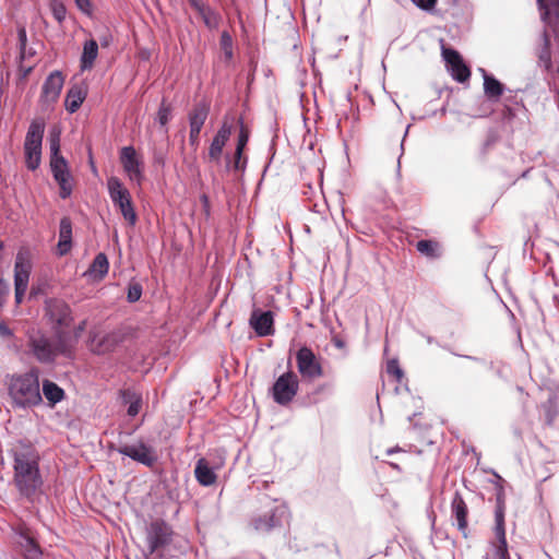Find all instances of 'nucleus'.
<instances>
[{
	"label": "nucleus",
	"mask_w": 559,
	"mask_h": 559,
	"mask_svg": "<svg viewBox=\"0 0 559 559\" xmlns=\"http://www.w3.org/2000/svg\"><path fill=\"white\" fill-rule=\"evenodd\" d=\"M297 370L301 378L313 381L323 376V367L320 358L308 346H301L296 353Z\"/></svg>",
	"instance_id": "9"
},
{
	"label": "nucleus",
	"mask_w": 559,
	"mask_h": 559,
	"mask_svg": "<svg viewBox=\"0 0 559 559\" xmlns=\"http://www.w3.org/2000/svg\"><path fill=\"white\" fill-rule=\"evenodd\" d=\"M209 112L210 106L206 103L201 102L195 104L188 115L190 127L189 143L194 148L199 146L200 132L207 119Z\"/></svg>",
	"instance_id": "13"
},
{
	"label": "nucleus",
	"mask_w": 559,
	"mask_h": 559,
	"mask_svg": "<svg viewBox=\"0 0 559 559\" xmlns=\"http://www.w3.org/2000/svg\"><path fill=\"white\" fill-rule=\"evenodd\" d=\"M36 55L35 50L33 48L26 47V61L31 62V59L34 58Z\"/></svg>",
	"instance_id": "55"
},
{
	"label": "nucleus",
	"mask_w": 559,
	"mask_h": 559,
	"mask_svg": "<svg viewBox=\"0 0 559 559\" xmlns=\"http://www.w3.org/2000/svg\"><path fill=\"white\" fill-rule=\"evenodd\" d=\"M219 48H221V51L224 55L225 61L226 62H230L231 59H233V56H234V52H233V38H231L230 34L227 31H224L221 34Z\"/></svg>",
	"instance_id": "35"
},
{
	"label": "nucleus",
	"mask_w": 559,
	"mask_h": 559,
	"mask_svg": "<svg viewBox=\"0 0 559 559\" xmlns=\"http://www.w3.org/2000/svg\"><path fill=\"white\" fill-rule=\"evenodd\" d=\"M442 56L454 80H456L460 83L468 81L471 76V70L464 63L461 55L456 50L452 48L442 47Z\"/></svg>",
	"instance_id": "15"
},
{
	"label": "nucleus",
	"mask_w": 559,
	"mask_h": 559,
	"mask_svg": "<svg viewBox=\"0 0 559 559\" xmlns=\"http://www.w3.org/2000/svg\"><path fill=\"white\" fill-rule=\"evenodd\" d=\"M118 452L146 466H153L157 460L152 450L144 443L123 445L118 449Z\"/></svg>",
	"instance_id": "19"
},
{
	"label": "nucleus",
	"mask_w": 559,
	"mask_h": 559,
	"mask_svg": "<svg viewBox=\"0 0 559 559\" xmlns=\"http://www.w3.org/2000/svg\"><path fill=\"white\" fill-rule=\"evenodd\" d=\"M495 524H504V504L500 501L495 511Z\"/></svg>",
	"instance_id": "48"
},
{
	"label": "nucleus",
	"mask_w": 559,
	"mask_h": 559,
	"mask_svg": "<svg viewBox=\"0 0 559 559\" xmlns=\"http://www.w3.org/2000/svg\"><path fill=\"white\" fill-rule=\"evenodd\" d=\"M45 316L49 319L55 333L64 331L73 321L72 311L70 306L57 298H50L45 302Z\"/></svg>",
	"instance_id": "10"
},
{
	"label": "nucleus",
	"mask_w": 559,
	"mask_h": 559,
	"mask_svg": "<svg viewBox=\"0 0 559 559\" xmlns=\"http://www.w3.org/2000/svg\"><path fill=\"white\" fill-rule=\"evenodd\" d=\"M14 484L20 493L32 499L41 490L44 480L39 471V454L32 445L22 444L14 451Z\"/></svg>",
	"instance_id": "1"
},
{
	"label": "nucleus",
	"mask_w": 559,
	"mask_h": 559,
	"mask_svg": "<svg viewBox=\"0 0 559 559\" xmlns=\"http://www.w3.org/2000/svg\"><path fill=\"white\" fill-rule=\"evenodd\" d=\"M417 7L424 10H430L435 8L437 0H412Z\"/></svg>",
	"instance_id": "51"
},
{
	"label": "nucleus",
	"mask_w": 559,
	"mask_h": 559,
	"mask_svg": "<svg viewBox=\"0 0 559 559\" xmlns=\"http://www.w3.org/2000/svg\"><path fill=\"white\" fill-rule=\"evenodd\" d=\"M64 76L60 71L51 72L43 84L40 100L47 105L58 100L63 87Z\"/></svg>",
	"instance_id": "16"
},
{
	"label": "nucleus",
	"mask_w": 559,
	"mask_h": 559,
	"mask_svg": "<svg viewBox=\"0 0 559 559\" xmlns=\"http://www.w3.org/2000/svg\"><path fill=\"white\" fill-rule=\"evenodd\" d=\"M72 247V222L64 216L60 221L58 249L61 255L67 254Z\"/></svg>",
	"instance_id": "23"
},
{
	"label": "nucleus",
	"mask_w": 559,
	"mask_h": 559,
	"mask_svg": "<svg viewBox=\"0 0 559 559\" xmlns=\"http://www.w3.org/2000/svg\"><path fill=\"white\" fill-rule=\"evenodd\" d=\"M238 124H239V132H238L236 148H238V151H240V150H245L248 144V141L250 138V129L245 124L242 118L238 119Z\"/></svg>",
	"instance_id": "40"
},
{
	"label": "nucleus",
	"mask_w": 559,
	"mask_h": 559,
	"mask_svg": "<svg viewBox=\"0 0 559 559\" xmlns=\"http://www.w3.org/2000/svg\"><path fill=\"white\" fill-rule=\"evenodd\" d=\"M50 169L53 178L57 177H73L71 175V171L69 169V165L67 159L60 155V156H50Z\"/></svg>",
	"instance_id": "31"
},
{
	"label": "nucleus",
	"mask_w": 559,
	"mask_h": 559,
	"mask_svg": "<svg viewBox=\"0 0 559 559\" xmlns=\"http://www.w3.org/2000/svg\"><path fill=\"white\" fill-rule=\"evenodd\" d=\"M120 162L129 179L140 185L143 180V165L138 158L135 148L133 146L122 147L120 151Z\"/></svg>",
	"instance_id": "14"
},
{
	"label": "nucleus",
	"mask_w": 559,
	"mask_h": 559,
	"mask_svg": "<svg viewBox=\"0 0 559 559\" xmlns=\"http://www.w3.org/2000/svg\"><path fill=\"white\" fill-rule=\"evenodd\" d=\"M5 384L13 408L34 407L43 401L36 371L12 374L8 378Z\"/></svg>",
	"instance_id": "2"
},
{
	"label": "nucleus",
	"mask_w": 559,
	"mask_h": 559,
	"mask_svg": "<svg viewBox=\"0 0 559 559\" xmlns=\"http://www.w3.org/2000/svg\"><path fill=\"white\" fill-rule=\"evenodd\" d=\"M332 343L334 344L335 347L340 349H343L346 346V343L338 335H334L332 337Z\"/></svg>",
	"instance_id": "54"
},
{
	"label": "nucleus",
	"mask_w": 559,
	"mask_h": 559,
	"mask_svg": "<svg viewBox=\"0 0 559 559\" xmlns=\"http://www.w3.org/2000/svg\"><path fill=\"white\" fill-rule=\"evenodd\" d=\"M0 336L1 337L13 336L12 330L4 322H0Z\"/></svg>",
	"instance_id": "53"
},
{
	"label": "nucleus",
	"mask_w": 559,
	"mask_h": 559,
	"mask_svg": "<svg viewBox=\"0 0 559 559\" xmlns=\"http://www.w3.org/2000/svg\"><path fill=\"white\" fill-rule=\"evenodd\" d=\"M171 526L162 519H156L146 528V543L150 555L165 549L173 540Z\"/></svg>",
	"instance_id": "7"
},
{
	"label": "nucleus",
	"mask_w": 559,
	"mask_h": 559,
	"mask_svg": "<svg viewBox=\"0 0 559 559\" xmlns=\"http://www.w3.org/2000/svg\"><path fill=\"white\" fill-rule=\"evenodd\" d=\"M173 116V107L165 99L162 100L157 111V121L162 127L167 126Z\"/></svg>",
	"instance_id": "39"
},
{
	"label": "nucleus",
	"mask_w": 559,
	"mask_h": 559,
	"mask_svg": "<svg viewBox=\"0 0 559 559\" xmlns=\"http://www.w3.org/2000/svg\"><path fill=\"white\" fill-rule=\"evenodd\" d=\"M51 9L53 17L61 23L66 19V7L62 3H53Z\"/></svg>",
	"instance_id": "44"
},
{
	"label": "nucleus",
	"mask_w": 559,
	"mask_h": 559,
	"mask_svg": "<svg viewBox=\"0 0 559 559\" xmlns=\"http://www.w3.org/2000/svg\"><path fill=\"white\" fill-rule=\"evenodd\" d=\"M26 43H27V34L26 29L23 25L17 27V46H19V69H17V78L19 82L26 81L29 73L33 71L35 67V62L26 61Z\"/></svg>",
	"instance_id": "18"
},
{
	"label": "nucleus",
	"mask_w": 559,
	"mask_h": 559,
	"mask_svg": "<svg viewBox=\"0 0 559 559\" xmlns=\"http://www.w3.org/2000/svg\"><path fill=\"white\" fill-rule=\"evenodd\" d=\"M299 380L294 371H287L280 376L271 388L272 397L275 403L286 406L297 395Z\"/></svg>",
	"instance_id": "8"
},
{
	"label": "nucleus",
	"mask_w": 559,
	"mask_h": 559,
	"mask_svg": "<svg viewBox=\"0 0 559 559\" xmlns=\"http://www.w3.org/2000/svg\"><path fill=\"white\" fill-rule=\"evenodd\" d=\"M542 10V19L550 23L552 17H559V0H537Z\"/></svg>",
	"instance_id": "33"
},
{
	"label": "nucleus",
	"mask_w": 559,
	"mask_h": 559,
	"mask_svg": "<svg viewBox=\"0 0 559 559\" xmlns=\"http://www.w3.org/2000/svg\"><path fill=\"white\" fill-rule=\"evenodd\" d=\"M98 55V44L95 39L86 40L81 56V69L91 70Z\"/></svg>",
	"instance_id": "27"
},
{
	"label": "nucleus",
	"mask_w": 559,
	"mask_h": 559,
	"mask_svg": "<svg viewBox=\"0 0 559 559\" xmlns=\"http://www.w3.org/2000/svg\"><path fill=\"white\" fill-rule=\"evenodd\" d=\"M386 373L395 379L396 382H402L404 372L400 367L397 359H390L386 362Z\"/></svg>",
	"instance_id": "41"
},
{
	"label": "nucleus",
	"mask_w": 559,
	"mask_h": 559,
	"mask_svg": "<svg viewBox=\"0 0 559 559\" xmlns=\"http://www.w3.org/2000/svg\"><path fill=\"white\" fill-rule=\"evenodd\" d=\"M142 296V285L136 282H132L129 284L128 287V301L135 302L138 301Z\"/></svg>",
	"instance_id": "43"
},
{
	"label": "nucleus",
	"mask_w": 559,
	"mask_h": 559,
	"mask_svg": "<svg viewBox=\"0 0 559 559\" xmlns=\"http://www.w3.org/2000/svg\"><path fill=\"white\" fill-rule=\"evenodd\" d=\"M55 342H51L46 335L40 332L31 334L28 337V347L43 364L52 362L58 355L70 356L73 350V344L69 338L66 331H57L55 334Z\"/></svg>",
	"instance_id": "3"
},
{
	"label": "nucleus",
	"mask_w": 559,
	"mask_h": 559,
	"mask_svg": "<svg viewBox=\"0 0 559 559\" xmlns=\"http://www.w3.org/2000/svg\"><path fill=\"white\" fill-rule=\"evenodd\" d=\"M535 55L538 59V66L543 67L545 71H549L551 69V41L550 34L547 29H544L538 36Z\"/></svg>",
	"instance_id": "20"
},
{
	"label": "nucleus",
	"mask_w": 559,
	"mask_h": 559,
	"mask_svg": "<svg viewBox=\"0 0 559 559\" xmlns=\"http://www.w3.org/2000/svg\"><path fill=\"white\" fill-rule=\"evenodd\" d=\"M46 123L43 118H35L29 123L24 141L25 166L35 171L41 163V145Z\"/></svg>",
	"instance_id": "4"
},
{
	"label": "nucleus",
	"mask_w": 559,
	"mask_h": 559,
	"mask_svg": "<svg viewBox=\"0 0 559 559\" xmlns=\"http://www.w3.org/2000/svg\"><path fill=\"white\" fill-rule=\"evenodd\" d=\"M120 396L124 404H131L134 400L142 399L140 394L135 393L130 389L121 390Z\"/></svg>",
	"instance_id": "46"
},
{
	"label": "nucleus",
	"mask_w": 559,
	"mask_h": 559,
	"mask_svg": "<svg viewBox=\"0 0 559 559\" xmlns=\"http://www.w3.org/2000/svg\"><path fill=\"white\" fill-rule=\"evenodd\" d=\"M107 188L112 203L119 209L128 224L134 226L138 222V215L129 190L117 177H110L107 180Z\"/></svg>",
	"instance_id": "5"
},
{
	"label": "nucleus",
	"mask_w": 559,
	"mask_h": 559,
	"mask_svg": "<svg viewBox=\"0 0 559 559\" xmlns=\"http://www.w3.org/2000/svg\"><path fill=\"white\" fill-rule=\"evenodd\" d=\"M78 8L84 12L90 14L92 11V4L90 0H74Z\"/></svg>",
	"instance_id": "52"
},
{
	"label": "nucleus",
	"mask_w": 559,
	"mask_h": 559,
	"mask_svg": "<svg viewBox=\"0 0 559 559\" xmlns=\"http://www.w3.org/2000/svg\"><path fill=\"white\" fill-rule=\"evenodd\" d=\"M234 118L225 116L221 128L212 140L209 147L207 159L211 163L218 164L223 154V148L230 138L234 127Z\"/></svg>",
	"instance_id": "12"
},
{
	"label": "nucleus",
	"mask_w": 559,
	"mask_h": 559,
	"mask_svg": "<svg viewBox=\"0 0 559 559\" xmlns=\"http://www.w3.org/2000/svg\"><path fill=\"white\" fill-rule=\"evenodd\" d=\"M189 4L201 16L205 26L210 29L218 28L222 16L221 14L205 4L202 0H188Z\"/></svg>",
	"instance_id": "22"
},
{
	"label": "nucleus",
	"mask_w": 559,
	"mask_h": 559,
	"mask_svg": "<svg viewBox=\"0 0 559 559\" xmlns=\"http://www.w3.org/2000/svg\"><path fill=\"white\" fill-rule=\"evenodd\" d=\"M142 406V399L134 400L128 407V415L134 417L139 414Z\"/></svg>",
	"instance_id": "50"
},
{
	"label": "nucleus",
	"mask_w": 559,
	"mask_h": 559,
	"mask_svg": "<svg viewBox=\"0 0 559 559\" xmlns=\"http://www.w3.org/2000/svg\"><path fill=\"white\" fill-rule=\"evenodd\" d=\"M43 393L52 405L60 402L64 396L63 390L49 380L43 382Z\"/></svg>",
	"instance_id": "34"
},
{
	"label": "nucleus",
	"mask_w": 559,
	"mask_h": 559,
	"mask_svg": "<svg viewBox=\"0 0 559 559\" xmlns=\"http://www.w3.org/2000/svg\"><path fill=\"white\" fill-rule=\"evenodd\" d=\"M504 91L503 84L495 76L484 72V93L491 100H498Z\"/></svg>",
	"instance_id": "28"
},
{
	"label": "nucleus",
	"mask_w": 559,
	"mask_h": 559,
	"mask_svg": "<svg viewBox=\"0 0 559 559\" xmlns=\"http://www.w3.org/2000/svg\"><path fill=\"white\" fill-rule=\"evenodd\" d=\"M493 142H495V139H492V140H488V141L486 142V146L488 147V146H489V145H491Z\"/></svg>",
	"instance_id": "59"
},
{
	"label": "nucleus",
	"mask_w": 559,
	"mask_h": 559,
	"mask_svg": "<svg viewBox=\"0 0 559 559\" xmlns=\"http://www.w3.org/2000/svg\"><path fill=\"white\" fill-rule=\"evenodd\" d=\"M85 324H86V322H85V321H82V322L79 324V326H78V329H76V336H78L81 332H83V331H84V329H85Z\"/></svg>",
	"instance_id": "57"
},
{
	"label": "nucleus",
	"mask_w": 559,
	"mask_h": 559,
	"mask_svg": "<svg viewBox=\"0 0 559 559\" xmlns=\"http://www.w3.org/2000/svg\"><path fill=\"white\" fill-rule=\"evenodd\" d=\"M438 242L433 240H419L416 245L417 250L429 258L438 257Z\"/></svg>",
	"instance_id": "37"
},
{
	"label": "nucleus",
	"mask_w": 559,
	"mask_h": 559,
	"mask_svg": "<svg viewBox=\"0 0 559 559\" xmlns=\"http://www.w3.org/2000/svg\"><path fill=\"white\" fill-rule=\"evenodd\" d=\"M50 169L53 178L57 177H73L71 175V171L69 169V165L67 159L60 155V156H50Z\"/></svg>",
	"instance_id": "30"
},
{
	"label": "nucleus",
	"mask_w": 559,
	"mask_h": 559,
	"mask_svg": "<svg viewBox=\"0 0 559 559\" xmlns=\"http://www.w3.org/2000/svg\"><path fill=\"white\" fill-rule=\"evenodd\" d=\"M504 115L511 117L513 115L512 109L510 107H506Z\"/></svg>",
	"instance_id": "58"
},
{
	"label": "nucleus",
	"mask_w": 559,
	"mask_h": 559,
	"mask_svg": "<svg viewBox=\"0 0 559 559\" xmlns=\"http://www.w3.org/2000/svg\"><path fill=\"white\" fill-rule=\"evenodd\" d=\"M87 95L86 90L81 85L72 86L66 97V108L69 112L73 114L83 104Z\"/></svg>",
	"instance_id": "26"
},
{
	"label": "nucleus",
	"mask_w": 559,
	"mask_h": 559,
	"mask_svg": "<svg viewBox=\"0 0 559 559\" xmlns=\"http://www.w3.org/2000/svg\"><path fill=\"white\" fill-rule=\"evenodd\" d=\"M451 507L452 513L457 522V528L465 533L467 528L468 509L463 497L459 492H455Z\"/></svg>",
	"instance_id": "25"
},
{
	"label": "nucleus",
	"mask_w": 559,
	"mask_h": 559,
	"mask_svg": "<svg viewBox=\"0 0 559 559\" xmlns=\"http://www.w3.org/2000/svg\"><path fill=\"white\" fill-rule=\"evenodd\" d=\"M250 324L259 336L273 335L275 332L271 311L261 312L260 310H254L250 318Z\"/></svg>",
	"instance_id": "21"
},
{
	"label": "nucleus",
	"mask_w": 559,
	"mask_h": 559,
	"mask_svg": "<svg viewBox=\"0 0 559 559\" xmlns=\"http://www.w3.org/2000/svg\"><path fill=\"white\" fill-rule=\"evenodd\" d=\"M245 150L238 151V148L235 150L234 154V168L235 169H242L246 164V159L242 160V153Z\"/></svg>",
	"instance_id": "49"
},
{
	"label": "nucleus",
	"mask_w": 559,
	"mask_h": 559,
	"mask_svg": "<svg viewBox=\"0 0 559 559\" xmlns=\"http://www.w3.org/2000/svg\"><path fill=\"white\" fill-rule=\"evenodd\" d=\"M495 547L497 559H510L507 542L497 543Z\"/></svg>",
	"instance_id": "45"
},
{
	"label": "nucleus",
	"mask_w": 559,
	"mask_h": 559,
	"mask_svg": "<svg viewBox=\"0 0 559 559\" xmlns=\"http://www.w3.org/2000/svg\"><path fill=\"white\" fill-rule=\"evenodd\" d=\"M32 271L31 253L27 249H20L14 263L15 302L20 305L28 287Z\"/></svg>",
	"instance_id": "6"
},
{
	"label": "nucleus",
	"mask_w": 559,
	"mask_h": 559,
	"mask_svg": "<svg viewBox=\"0 0 559 559\" xmlns=\"http://www.w3.org/2000/svg\"><path fill=\"white\" fill-rule=\"evenodd\" d=\"M493 533L497 538V543L507 542L506 524H495Z\"/></svg>",
	"instance_id": "47"
},
{
	"label": "nucleus",
	"mask_w": 559,
	"mask_h": 559,
	"mask_svg": "<svg viewBox=\"0 0 559 559\" xmlns=\"http://www.w3.org/2000/svg\"><path fill=\"white\" fill-rule=\"evenodd\" d=\"M59 186V195L61 199H68L73 190V177H57L53 178Z\"/></svg>",
	"instance_id": "38"
},
{
	"label": "nucleus",
	"mask_w": 559,
	"mask_h": 559,
	"mask_svg": "<svg viewBox=\"0 0 559 559\" xmlns=\"http://www.w3.org/2000/svg\"><path fill=\"white\" fill-rule=\"evenodd\" d=\"M50 156H60V131H51L49 135Z\"/></svg>",
	"instance_id": "42"
},
{
	"label": "nucleus",
	"mask_w": 559,
	"mask_h": 559,
	"mask_svg": "<svg viewBox=\"0 0 559 559\" xmlns=\"http://www.w3.org/2000/svg\"><path fill=\"white\" fill-rule=\"evenodd\" d=\"M14 531L17 535L16 544L20 555L17 559H43L41 548L31 528L24 524H19Z\"/></svg>",
	"instance_id": "11"
},
{
	"label": "nucleus",
	"mask_w": 559,
	"mask_h": 559,
	"mask_svg": "<svg viewBox=\"0 0 559 559\" xmlns=\"http://www.w3.org/2000/svg\"><path fill=\"white\" fill-rule=\"evenodd\" d=\"M253 524L257 531L269 532L270 530L278 525V521L275 519V515L271 513L264 514L263 516L255 519Z\"/></svg>",
	"instance_id": "36"
},
{
	"label": "nucleus",
	"mask_w": 559,
	"mask_h": 559,
	"mask_svg": "<svg viewBox=\"0 0 559 559\" xmlns=\"http://www.w3.org/2000/svg\"><path fill=\"white\" fill-rule=\"evenodd\" d=\"M120 341L121 336L118 332H93L90 338V347L92 352L98 355L106 354L114 350Z\"/></svg>",
	"instance_id": "17"
},
{
	"label": "nucleus",
	"mask_w": 559,
	"mask_h": 559,
	"mask_svg": "<svg viewBox=\"0 0 559 559\" xmlns=\"http://www.w3.org/2000/svg\"><path fill=\"white\" fill-rule=\"evenodd\" d=\"M108 270H109V262H108L107 255L105 253L100 252L94 258V260L88 269V274L96 280H103L106 276V274L108 273Z\"/></svg>",
	"instance_id": "29"
},
{
	"label": "nucleus",
	"mask_w": 559,
	"mask_h": 559,
	"mask_svg": "<svg viewBox=\"0 0 559 559\" xmlns=\"http://www.w3.org/2000/svg\"><path fill=\"white\" fill-rule=\"evenodd\" d=\"M99 40H100L102 47H108L110 45V41H111L109 36H103V37H100Z\"/></svg>",
	"instance_id": "56"
},
{
	"label": "nucleus",
	"mask_w": 559,
	"mask_h": 559,
	"mask_svg": "<svg viewBox=\"0 0 559 559\" xmlns=\"http://www.w3.org/2000/svg\"><path fill=\"white\" fill-rule=\"evenodd\" d=\"M194 476L198 483L205 487L214 485L217 479L216 474L210 467L209 462L204 457L198 460L194 468Z\"/></svg>",
	"instance_id": "24"
},
{
	"label": "nucleus",
	"mask_w": 559,
	"mask_h": 559,
	"mask_svg": "<svg viewBox=\"0 0 559 559\" xmlns=\"http://www.w3.org/2000/svg\"><path fill=\"white\" fill-rule=\"evenodd\" d=\"M50 169L53 178L57 177H73L71 175V171L69 169V165L67 159L60 155V156H50Z\"/></svg>",
	"instance_id": "32"
}]
</instances>
